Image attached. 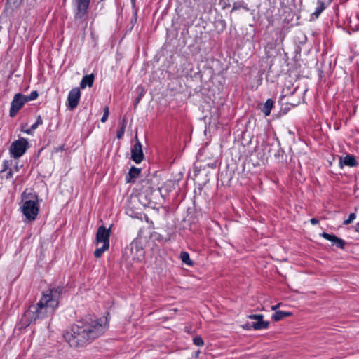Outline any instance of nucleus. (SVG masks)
<instances>
[{
  "label": "nucleus",
  "instance_id": "412c9836",
  "mask_svg": "<svg viewBox=\"0 0 359 359\" xmlns=\"http://www.w3.org/2000/svg\"><path fill=\"white\" fill-rule=\"evenodd\" d=\"M135 250L137 252V256L133 257V259L140 260L144 256V252L142 249L139 248L137 246L133 247L131 250L133 252V250Z\"/></svg>",
  "mask_w": 359,
  "mask_h": 359
},
{
  "label": "nucleus",
  "instance_id": "f257e3e1",
  "mask_svg": "<svg viewBox=\"0 0 359 359\" xmlns=\"http://www.w3.org/2000/svg\"><path fill=\"white\" fill-rule=\"evenodd\" d=\"M107 329V320L85 317L67 329L64 338L72 347H83L103 334Z\"/></svg>",
  "mask_w": 359,
  "mask_h": 359
},
{
  "label": "nucleus",
  "instance_id": "c756f323",
  "mask_svg": "<svg viewBox=\"0 0 359 359\" xmlns=\"http://www.w3.org/2000/svg\"><path fill=\"white\" fill-rule=\"evenodd\" d=\"M13 177V170L12 169H9L8 172L6 173V176H5V178L6 180H8V179H11Z\"/></svg>",
  "mask_w": 359,
  "mask_h": 359
},
{
  "label": "nucleus",
  "instance_id": "39448f33",
  "mask_svg": "<svg viewBox=\"0 0 359 359\" xmlns=\"http://www.w3.org/2000/svg\"><path fill=\"white\" fill-rule=\"evenodd\" d=\"M26 102L25 95L21 93L15 94L11 104L10 116H15Z\"/></svg>",
  "mask_w": 359,
  "mask_h": 359
},
{
  "label": "nucleus",
  "instance_id": "20e7f679",
  "mask_svg": "<svg viewBox=\"0 0 359 359\" xmlns=\"http://www.w3.org/2000/svg\"><path fill=\"white\" fill-rule=\"evenodd\" d=\"M29 147V142L25 138H20L12 142L9 152L14 158H19L26 151Z\"/></svg>",
  "mask_w": 359,
  "mask_h": 359
},
{
  "label": "nucleus",
  "instance_id": "2f4dec72",
  "mask_svg": "<svg viewBox=\"0 0 359 359\" xmlns=\"http://www.w3.org/2000/svg\"><path fill=\"white\" fill-rule=\"evenodd\" d=\"M311 223L313 225L315 224H317L318 223V220L316 218H312L311 220H310Z\"/></svg>",
  "mask_w": 359,
  "mask_h": 359
},
{
  "label": "nucleus",
  "instance_id": "bb28decb",
  "mask_svg": "<svg viewBox=\"0 0 359 359\" xmlns=\"http://www.w3.org/2000/svg\"><path fill=\"white\" fill-rule=\"evenodd\" d=\"M356 217V215L355 213H351L348 216V218L344 222V225H348L351 222H352Z\"/></svg>",
  "mask_w": 359,
  "mask_h": 359
},
{
  "label": "nucleus",
  "instance_id": "4be33fe9",
  "mask_svg": "<svg viewBox=\"0 0 359 359\" xmlns=\"http://www.w3.org/2000/svg\"><path fill=\"white\" fill-rule=\"evenodd\" d=\"M38 93L36 91H32L28 96L25 95L27 102L29 101L34 100L38 97Z\"/></svg>",
  "mask_w": 359,
  "mask_h": 359
},
{
  "label": "nucleus",
  "instance_id": "f704fd0d",
  "mask_svg": "<svg viewBox=\"0 0 359 359\" xmlns=\"http://www.w3.org/2000/svg\"><path fill=\"white\" fill-rule=\"evenodd\" d=\"M131 2H132V4H133V5H135V0H131Z\"/></svg>",
  "mask_w": 359,
  "mask_h": 359
},
{
  "label": "nucleus",
  "instance_id": "a211bd4d",
  "mask_svg": "<svg viewBox=\"0 0 359 359\" xmlns=\"http://www.w3.org/2000/svg\"><path fill=\"white\" fill-rule=\"evenodd\" d=\"M140 173V169L136 168L135 167H132L129 171L128 175L130 179L127 180L128 182L131 181V179L136 178Z\"/></svg>",
  "mask_w": 359,
  "mask_h": 359
},
{
  "label": "nucleus",
  "instance_id": "c85d7f7f",
  "mask_svg": "<svg viewBox=\"0 0 359 359\" xmlns=\"http://www.w3.org/2000/svg\"><path fill=\"white\" fill-rule=\"evenodd\" d=\"M140 88H141L142 91H141L140 95L135 99V105H137L139 103V102L142 96L143 91H144V90L142 87H140Z\"/></svg>",
  "mask_w": 359,
  "mask_h": 359
},
{
  "label": "nucleus",
  "instance_id": "4468645a",
  "mask_svg": "<svg viewBox=\"0 0 359 359\" xmlns=\"http://www.w3.org/2000/svg\"><path fill=\"white\" fill-rule=\"evenodd\" d=\"M325 8V6L323 1L318 0V6L316 7L315 11L311 14V19H317Z\"/></svg>",
  "mask_w": 359,
  "mask_h": 359
},
{
  "label": "nucleus",
  "instance_id": "f3484780",
  "mask_svg": "<svg viewBox=\"0 0 359 359\" xmlns=\"http://www.w3.org/2000/svg\"><path fill=\"white\" fill-rule=\"evenodd\" d=\"M109 248V245L107 244H102L101 247H97L96 250L94 252V255L95 257L99 258L102 256L103 252L108 250Z\"/></svg>",
  "mask_w": 359,
  "mask_h": 359
},
{
  "label": "nucleus",
  "instance_id": "7ed1b4c3",
  "mask_svg": "<svg viewBox=\"0 0 359 359\" xmlns=\"http://www.w3.org/2000/svg\"><path fill=\"white\" fill-rule=\"evenodd\" d=\"M20 210L25 216V222H31L36 219L39 212V203L36 195L31 197L24 196L20 205Z\"/></svg>",
  "mask_w": 359,
  "mask_h": 359
},
{
  "label": "nucleus",
  "instance_id": "dca6fc26",
  "mask_svg": "<svg viewBox=\"0 0 359 359\" xmlns=\"http://www.w3.org/2000/svg\"><path fill=\"white\" fill-rule=\"evenodd\" d=\"M292 315V313L290 312H286V311H276L273 316H272V318L275 320V321H279L280 320H282L283 318H285V317H288V316H290Z\"/></svg>",
  "mask_w": 359,
  "mask_h": 359
},
{
  "label": "nucleus",
  "instance_id": "6ab92c4d",
  "mask_svg": "<svg viewBox=\"0 0 359 359\" xmlns=\"http://www.w3.org/2000/svg\"><path fill=\"white\" fill-rule=\"evenodd\" d=\"M126 124H127V121H126V118H123L121 123V128L117 131L116 137L118 139H121L122 137L123 136Z\"/></svg>",
  "mask_w": 359,
  "mask_h": 359
},
{
  "label": "nucleus",
  "instance_id": "5701e85b",
  "mask_svg": "<svg viewBox=\"0 0 359 359\" xmlns=\"http://www.w3.org/2000/svg\"><path fill=\"white\" fill-rule=\"evenodd\" d=\"M22 3V0H7V4L13 7H18Z\"/></svg>",
  "mask_w": 359,
  "mask_h": 359
},
{
  "label": "nucleus",
  "instance_id": "f03ea898",
  "mask_svg": "<svg viewBox=\"0 0 359 359\" xmlns=\"http://www.w3.org/2000/svg\"><path fill=\"white\" fill-rule=\"evenodd\" d=\"M62 292L61 287L48 288L43 292L39 302L29 306L25 312L20 320L21 327H26L36 320L52 316L59 306Z\"/></svg>",
  "mask_w": 359,
  "mask_h": 359
},
{
  "label": "nucleus",
  "instance_id": "f8f14e48",
  "mask_svg": "<svg viewBox=\"0 0 359 359\" xmlns=\"http://www.w3.org/2000/svg\"><path fill=\"white\" fill-rule=\"evenodd\" d=\"M339 163L341 164V167L342 168V163H344L345 165L350 166V167H354L357 165V161L355 158V156L351 155H346L344 160H342L341 158H340Z\"/></svg>",
  "mask_w": 359,
  "mask_h": 359
},
{
  "label": "nucleus",
  "instance_id": "72a5a7b5",
  "mask_svg": "<svg viewBox=\"0 0 359 359\" xmlns=\"http://www.w3.org/2000/svg\"><path fill=\"white\" fill-rule=\"evenodd\" d=\"M355 231L357 232H359V222H358L356 226H355Z\"/></svg>",
  "mask_w": 359,
  "mask_h": 359
},
{
  "label": "nucleus",
  "instance_id": "7c9ffc66",
  "mask_svg": "<svg viewBox=\"0 0 359 359\" xmlns=\"http://www.w3.org/2000/svg\"><path fill=\"white\" fill-rule=\"evenodd\" d=\"M22 130H23L25 133H27V134H32V132H33L34 130V129H32V126H31L29 128L26 129V130L23 129Z\"/></svg>",
  "mask_w": 359,
  "mask_h": 359
},
{
  "label": "nucleus",
  "instance_id": "1a4fd4ad",
  "mask_svg": "<svg viewBox=\"0 0 359 359\" xmlns=\"http://www.w3.org/2000/svg\"><path fill=\"white\" fill-rule=\"evenodd\" d=\"M110 229H106L104 226L98 228L96 234V245L100 243L108 244L109 245Z\"/></svg>",
  "mask_w": 359,
  "mask_h": 359
},
{
  "label": "nucleus",
  "instance_id": "cd10ccee",
  "mask_svg": "<svg viewBox=\"0 0 359 359\" xmlns=\"http://www.w3.org/2000/svg\"><path fill=\"white\" fill-rule=\"evenodd\" d=\"M43 123V121H42V118L40 116H39L37 117V119H36V121L35 123H34L32 126V129H36L37 127L39 126V125H41Z\"/></svg>",
  "mask_w": 359,
  "mask_h": 359
},
{
  "label": "nucleus",
  "instance_id": "473e14b6",
  "mask_svg": "<svg viewBox=\"0 0 359 359\" xmlns=\"http://www.w3.org/2000/svg\"><path fill=\"white\" fill-rule=\"evenodd\" d=\"M280 304H281L280 303V304H278L277 305L272 306H271V310L276 311L280 306Z\"/></svg>",
  "mask_w": 359,
  "mask_h": 359
},
{
  "label": "nucleus",
  "instance_id": "9b49d317",
  "mask_svg": "<svg viewBox=\"0 0 359 359\" xmlns=\"http://www.w3.org/2000/svg\"><path fill=\"white\" fill-rule=\"evenodd\" d=\"M321 236L325 238L326 240H328L333 243L334 245H336L338 248L343 249L344 248L345 242L337 237L335 235L333 234H329L327 233L323 232Z\"/></svg>",
  "mask_w": 359,
  "mask_h": 359
},
{
  "label": "nucleus",
  "instance_id": "aec40b11",
  "mask_svg": "<svg viewBox=\"0 0 359 359\" xmlns=\"http://www.w3.org/2000/svg\"><path fill=\"white\" fill-rule=\"evenodd\" d=\"M180 258L184 264L189 266H191L193 264V262L189 257V255L187 252H182L180 253Z\"/></svg>",
  "mask_w": 359,
  "mask_h": 359
},
{
  "label": "nucleus",
  "instance_id": "ddd939ff",
  "mask_svg": "<svg viewBox=\"0 0 359 359\" xmlns=\"http://www.w3.org/2000/svg\"><path fill=\"white\" fill-rule=\"evenodd\" d=\"M94 76L93 74L86 75L83 77L80 86L81 88H85L86 86L91 87L93 84Z\"/></svg>",
  "mask_w": 359,
  "mask_h": 359
},
{
  "label": "nucleus",
  "instance_id": "2eb2a0df",
  "mask_svg": "<svg viewBox=\"0 0 359 359\" xmlns=\"http://www.w3.org/2000/svg\"><path fill=\"white\" fill-rule=\"evenodd\" d=\"M273 101L271 99H268L264 103L262 111L265 114V116H269L271 109L273 107Z\"/></svg>",
  "mask_w": 359,
  "mask_h": 359
},
{
  "label": "nucleus",
  "instance_id": "b1692460",
  "mask_svg": "<svg viewBox=\"0 0 359 359\" xmlns=\"http://www.w3.org/2000/svg\"><path fill=\"white\" fill-rule=\"evenodd\" d=\"M11 165V161L6 160L2 163V170L1 172H6L8 170Z\"/></svg>",
  "mask_w": 359,
  "mask_h": 359
},
{
  "label": "nucleus",
  "instance_id": "6e6552de",
  "mask_svg": "<svg viewBox=\"0 0 359 359\" xmlns=\"http://www.w3.org/2000/svg\"><path fill=\"white\" fill-rule=\"evenodd\" d=\"M136 143L131 149V158L136 163H140L144 158L142 144L137 139V135L135 136Z\"/></svg>",
  "mask_w": 359,
  "mask_h": 359
},
{
  "label": "nucleus",
  "instance_id": "a878e982",
  "mask_svg": "<svg viewBox=\"0 0 359 359\" xmlns=\"http://www.w3.org/2000/svg\"><path fill=\"white\" fill-rule=\"evenodd\" d=\"M194 344L197 346H202L204 344L203 339L200 337H196L194 339Z\"/></svg>",
  "mask_w": 359,
  "mask_h": 359
},
{
  "label": "nucleus",
  "instance_id": "9d476101",
  "mask_svg": "<svg viewBox=\"0 0 359 359\" xmlns=\"http://www.w3.org/2000/svg\"><path fill=\"white\" fill-rule=\"evenodd\" d=\"M250 319L256 320V322L252 323V327L255 330H262L266 329L269 327V322L264 321L263 320V315L261 314H254L248 316Z\"/></svg>",
  "mask_w": 359,
  "mask_h": 359
},
{
  "label": "nucleus",
  "instance_id": "393cba45",
  "mask_svg": "<svg viewBox=\"0 0 359 359\" xmlns=\"http://www.w3.org/2000/svg\"><path fill=\"white\" fill-rule=\"evenodd\" d=\"M109 107L107 106H106L104 108V114H103V116H102V117L101 118V121L102 123H104L107 120L108 116H109Z\"/></svg>",
  "mask_w": 359,
  "mask_h": 359
},
{
  "label": "nucleus",
  "instance_id": "0eeeda50",
  "mask_svg": "<svg viewBox=\"0 0 359 359\" xmlns=\"http://www.w3.org/2000/svg\"><path fill=\"white\" fill-rule=\"evenodd\" d=\"M81 97V92L79 88H75L70 90L67 97V106L69 109H74L79 104Z\"/></svg>",
  "mask_w": 359,
  "mask_h": 359
},
{
  "label": "nucleus",
  "instance_id": "423d86ee",
  "mask_svg": "<svg viewBox=\"0 0 359 359\" xmlns=\"http://www.w3.org/2000/svg\"><path fill=\"white\" fill-rule=\"evenodd\" d=\"M75 2L76 5L75 18L81 20L88 13L90 0H75Z\"/></svg>",
  "mask_w": 359,
  "mask_h": 359
}]
</instances>
